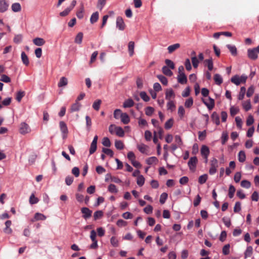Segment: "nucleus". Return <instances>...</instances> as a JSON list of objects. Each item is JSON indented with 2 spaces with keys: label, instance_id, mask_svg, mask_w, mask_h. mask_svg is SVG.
<instances>
[{
  "label": "nucleus",
  "instance_id": "obj_1",
  "mask_svg": "<svg viewBox=\"0 0 259 259\" xmlns=\"http://www.w3.org/2000/svg\"><path fill=\"white\" fill-rule=\"evenodd\" d=\"M247 79V76L245 74H243L240 76L238 75H236L232 77L231 78V81L235 85H239L241 83H245Z\"/></svg>",
  "mask_w": 259,
  "mask_h": 259
},
{
  "label": "nucleus",
  "instance_id": "obj_2",
  "mask_svg": "<svg viewBox=\"0 0 259 259\" xmlns=\"http://www.w3.org/2000/svg\"><path fill=\"white\" fill-rule=\"evenodd\" d=\"M259 53V45L253 49H249L247 50L248 57L252 60H256L257 58V54Z\"/></svg>",
  "mask_w": 259,
  "mask_h": 259
},
{
  "label": "nucleus",
  "instance_id": "obj_3",
  "mask_svg": "<svg viewBox=\"0 0 259 259\" xmlns=\"http://www.w3.org/2000/svg\"><path fill=\"white\" fill-rule=\"evenodd\" d=\"M59 126L62 133V138L63 139H65L67 137L68 133L67 125L64 121H61L59 122Z\"/></svg>",
  "mask_w": 259,
  "mask_h": 259
},
{
  "label": "nucleus",
  "instance_id": "obj_4",
  "mask_svg": "<svg viewBox=\"0 0 259 259\" xmlns=\"http://www.w3.org/2000/svg\"><path fill=\"white\" fill-rule=\"evenodd\" d=\"M31 132L29 125L25 122H22L20 125L19 132L22 135H25Z\"/></svg>",
  "mask_w": 259,
  "mask_h": 259
},
{
  "label": "nucleus",
  "instance_id": "obj_5",
  "mask_svg": "<svg viewBox=\"0 0 259 259\" xmlns=\"http://www.w3.org/2000/svg\"><path fill=\"white\" fill-rule=\"evenodd\" d=\"M137 147L141 153L146 155L149 154V147L147 145L143 143H141L138 144Z\"/></svg>",
  "mask_w": 259,
  "mask_h": 259
},
{
  "label": "nucleus",
  "instance_id": "obj_6",
  "mask_svg": "<svg viewBox=\"0 0 259 259\" xmlns=\"http://www.w3.org/2000/svg\"><path fill=\"white\" fill-rule=\"evenodd\" d=\"M197 162L198 160L196 156L191 157L188 162V165L191 170L195 171Z\"/></svg>",
  "mask_w": 259,
  "mask_h": 259
},
{
  "label": "nucleus",
  "instance_id": "obj_7",
  "mask_svg": "<svg viewBox=\"0 0 259 259\" xmlns=\"http://www.w3.org/2000/svg\"><path fill=\"white\" fill-rule=\"evenodd\" d=\"M98 137L96 135L91 143L90 148V154H93L97 150V144Z\"/></svg>",
  "mask_w": 259,
  "mask_h": 259
},
{
  "label": "nucleus",
  "instance_id": "obj_8",
  "mask_svg": "<svg viewBox=\"0 0 259 259\" xmlns=\"http://www.w3.org/2000/svg\"><path fill=\"white\" fill-rule=\"evenodd\" d=\"M175 93L171 89H167L165 91V99L169 101H172V99L175 98Z\"/></svg>",
  "mask_w": 259,
  "mask_h": 259
},
{
  "label": "nucleus",
  "instance_id": "obj_9",
  "mask_svg": "<svg viewBox=\"0 0 259 259\" xmlns=\"http://www.w3.org/2000/svg\"><path fill=\"white\" fill-rule=\"evenodd\" d=\"M116 27L120 30H123L125 28V24L122 19L120 17H117L116 21Z\"/></svg>",
  "mask_w": 259,
  "mask_h": 259
},
{
  "label": "nucleus",
  "instance_id": "obj_10",
  "mask_svg": "<svg viewBox=\"0 0 259 259\" xmlns=\"http://www.w3.org/2000/svg\"><path fill=\"white\" fill-rule=\"evenodd\" d=\"M9 4L6 0H0V13H4L8 9Z\"/></svg>",
  "mask_w": 259,
  "mask_h": 259
},
{
  "label": "nucleus",
  "instance_id": "obj_11",
  "mask_svg": "<svg viewBox=\"0 0 259 259\" xmlns=\"http://www.w3.org/2000/svg\"><path fill=\"white\" fill-rule=\"evenodd\" d=\"M47 217L44 214L36 212L34 214V218L31 220L32 222H35L37 221H43L46 219Z\"/></svg>",
  "mask_w": 259,
  "mask_h": 259
},
{
  "label": "nucleus",
  "instance_id": "obj_12",
  "mask_svg": "<svg viewBox=\"0 0 259 259\" xmlns=\"http://www.w3.org/2000/svg\"><path fill=\"white\" fill-rule=\"evenodd\" d=\"M200 153L202 157L208 156L210 153L209 148L206 145H202L200 149Z\"/></svg>",
  "mask_w": 259,
  "mask_h": 259
},
{
  "label": "nucleus",
  "instance_id": "obj_13",
  "mask_svg": "<svg viewBox=\"0 0 259 259\" xmlns=\"http://www.w3.org/2000/svg\"><path fill=\"white\" fill-rule=\"evenodd\" d=\"M81 212L83 214L82 217L85 219H88L91 217L92 211L87 207H83L81 208Z\"/></svg>",
  "mask_w": 259,
  "mask_h": 259
},
{
  "label": "nucleus",
  "instance_id": "obj_14",
  "mask_svg": "<svg viewBox=\"0 0 259 259\" xmlns=\"http://www.w3.org/2000/svg\"><path fill=\"white\" fill-rule=\"evenodd\" d=\"M158 159L155 156H152L146 159V163L150 165L156 164L158 163Z\"/></svg>",
  "mask_w": 259,
  "mask_h": 259
},
{
  "label": "nucleus",
  "instance_id": "obj_15",
  "mask_svg": "<svg viewBox=\"0 0 259 259\" xmlns=\"http://www.w3.org/2000/svg\"><path fill=\"white\" fill-rule=\"evenodd\" d=\"M81 106V104L77 102V101H75V102L72 105L70 110L71 112L78 111L80 110Z\"/></svg>",
  "mask_w": 259,
  "mask_h": 259
},
{
  "label": "nucleus",
  "instance_id": "obj_16",
  "mask_svg": "<svg viewBox=\"0 0 259 259\" xmlns=\"http://www.w3.org/2000/svg\"><path fill=\"white\" fill-rule=\"evenodd\" d=\"M212 121L215 123L217 125L220 124V117L216 112H213L211 116Z\"/></svg>",
  "mask_w": 259,
  "mask_h": 259
},
{
  "label": "nucleus",
  "instance_id": "obj_17",
  "mask_svg": "<svg viewBox=\"0 0 259 259\" xmlns=\"http://www.w3.org/2000/svg\"><path fill=\"white\" fill-rule=\"evenodd\" d=\"M121 121L123 124H127L130 121V118L129 116L126 113H123L121 115Z\"/></svg>",
  "mask_w": 259,
  "mask_h": 259
},
{
  "label": "nucleus",
  "instance_id": "obj_18",
  "mask_svg": "<svg viewBox=\"0 0 259 259\" xmlns=\"http://www.w3.org/2000/svg\"><path fill=\"white\" fill-rule=\"evenodd\" d=\"M33 42L37 46H42L46 42L45 40L40 37H36L33 39Z\"/></svg>",
  "mask_w": 259,
  "mask_h": 259
},
{
  "label": "nucleus",
  "instance_id": "obj_19",
  "mask_svg": "<svg viewBox=\"0 0 259 259\" xmlns=\"http://www.w3.org/2000/svg\"><path fill=\"white\" fill-rule=\"evenodd\" d=\"M213 79L215 83L217 85H221L223 81V79L222 76L219 74H215L214 75Z\"/></svg>",
  "mask_w": 259,
  "mask_h": 259
},
{
  "label": "nucleus",
  "instance_id": "obj_20",
  "mask_svg": "<svg viewBox=\"0 0 259 259\" xmlns=\"http://www.w3.org/2000/svg\"><path fill=\"white\" fill-rule=\"evenodd\" d=\"M162 71L164 74L168 76H171L173 74L172 72L170 70V68L167 66H164L162 68Z\"/></svg>",
  "mask_w": 259,
  "mask_h": 259
},
{
  "label": "nucleus",
  "instance_id": "obj_21",
  "mask_svg": "<svg viewBox=\"0 0 259 259\" xmlns=\"http://www.w3.org/2000/svg\"><path fill=\"white\" fill-rule=\"evenodd\" d=\"M177 78L178 82L181 84H185L187 82V79L185 74H178Z\"/></svg>",
  "mask_w": 259,
  "mask_h": 259
},
{
  "label": "nucleus",
  "instance_id": "obj_22",
  "mask_svg": "<svg viewBox=\"0 0 259 259\" xmlns=\"http://www.w3.org/2000/svg\"><path fill=\"white\" fill-rule=\"evenodd\" d=\"M242 105L243 109L246 111L249 110L251 108V103H250V101L249 100H247L246 101H243L242 103Z\"/></svg>",
  "mask_w": 259,
  "mask_h": 259
},
{
  "label": "nucleus",
  "instance_id": "obj_23",
  "mask_svg": "<svg viewBox=\"0 0 259 259\" xmlns=\"http://www.w3.org/2000/svg\"><path fill=\"white\" fill-rule=\"evenodd\" d=\"M209 103L203 101L204 104L207 106L208 109L210 110H211L214 106V102L213 99H211V98H209Z\"/></svg>",
  "mask_w": 259,
  "mask_h": 259
},
{
  "label": "nucleus",
  "instance_id": "obj_24",
  "mask_svg": "<svg viewBox=\"0 0 259 259\" xmlns=\"http://www.w3.org/2000/svg\"><path fill=\"white\" fill-rule=\"evenodd\" d=\"M134 105V102L131 99H128L125 100L123 104V107L124 108H130L133 107Z\"/></svg>",
  "mask_w": 259,
  "mask_h": 259
},
{
  "label": "nucleus",
  "instance_id": "obj_25",
  "mask_svg": "<svg viewBox=\"0 0 259 259\" xmlns=\"http://www.w3.org/2000/svg\"><path fill=\"white\" fill-rule=\"evenodd\" d=\"M252 247L251 246H247L244 252V258H247V257H250L252 255Z\"/></svg>",
  "mask_w": 259,
  "mask_h": 259
},
{
  "label": "nucleus",
  "instance_id": "obj_26",
  "mask_svg": "<svg viewBox=\"0 0 259 259\" xmlns=\"http://www.w3.org/2000/svg\"><path fill=\"white\" fill-rule=\"evenodd\" d=\"M12 10L14 12H18L21 10V6L18 3H15L12 5Z\"/></svg>",
  "mask_w": 259,
  "mask_h": 259
},
{
  "label": "nucleus",
  "instance_id": "obj_27",
  "mask_svg": "<svg viewBox=\"0 0 259 259\" xmlns=\"http://www.w3.org/2000/svg\"><path fill=\"white\" fill-rule=\"evenodd\" d=\"M68 84V79L65 77H62L60 78V80L58 83L59 87H62L66 86Z\"/></svg>",
  "mask_w": 259,
  "mask_h": 259
},
{
  "label": "nucleus",
  "instance_id": "obj_28",
  "mask_svg": "<svg viewBox=\"0 0 259 259\" xmlns=\"http://www.w3.org/2000/svg\"><path fill=\"white\" fill-rule=\"evenodd\" d=\"M226 47L229 50L232 55L236 56L237 55V48L234 45H227Z\"/></svg>",
  "mask_w": 259,
  "mask_h": 259
},
{
  "label": "nucleus",
  "instance_id": "obj_29",
  "mask_svg": "<svg viewBox=\"0 0 259 259\" xmlns=\"http://www.w3.org/2000/svg\"><path fill=\"white\" fill-rule=\"evenodd\" d=\"M204 63L209 71H211L213 69V64L212 59L211 58L205 60L204 61Z\"/></svg>",
  "mask_w": 259,
  "mask_h": 259
},
{
  "label": "nucleus",
  "instance_id": "obj_30",
  "mask_svg": "<svg viewBox=\"0 0 259 259\" xmlns=\"http://www.w3.org/2000/svg\"><path fill=\"white\" fill-rule=\"evenodd\" d=\"M135 44L134 41H130L128 46V50L130 56H132L134 54Z\"/></svg>",
  "mask_w": 259,
  "mask_h": 259
},
{
  "label": "nucleus",
  "instance_id": "obj_31",
  "mask_svg": "<svg viewBox=\"0 0 259 259\" xmlns=\"http://www.w3.org/2000/svg\"><path fill=\"white\" fill-rule=\"evenodd\" d=\"M21 57L23 64H25L26 66H28L29 64V61L26 54L24 52H23L21 53Z\"/></svg>",
  "mask_w": 259,
  "mask_h": 259
},
{
  "label": "nucleus",
  "instance_id": "obj_32",
  "mask_svg": "<svg viewBox=\"0 0 259 259\" xmlns=\"http://www.w3.org/2000/svg\"><path fill=\"white\" fill-rule=\"evenodd\" d=\"M116 135L120 137H123L124 135V132L122 127L117 126L115 130Z\"/></svg>",
  "mask_w": 259,
  "mask_h": 259
},
{
  "label": "nucleus",
  "instance_id": "obj_33",
  "mask_svg": "<svg viewBox=\"0 0 259 259\" xmlns=\"http://www.w3.org/2000/svg\"><path fill=\"white\" fill-rule=\"evenodd\" d=\"M83 38V33L82 32H79L76 35L74 42L77 44H81Z\"/></svg>",
  "mask_w": 259,
  "mask_h": 259
},
{
  "label": "nucleus",
  "instance_id": "obj_34",
  "mask_svg": "<svg viewBox=\"0 0 259 259\" xmlns=\"http://www.w3.org/2000/svg\"><path fill=\"white\" fill-rule=\"evenodd\" d=\"M180 47V45L179 44H175L172 45H170L168 47L167 50L169 53H171L174 52L176 50L179 48Z\"/></svg>",
  "mask_w": 259,
  "mask_h": 259
},
{
  "label": "nucleus",
  "instance_id": "obj_35",
  "mask_svg": "<svg viewBox=\"0 0 259 259\" xmlns=\"http://www.w3.org/2000/svg\"><path fill=\"white\" fill-rule=\"evenodd\" d=\"M166 106L167 110H170L171 112L174 111L176 108V105L173 101H168Z\"/></svg>",
  "mask_w": 259,
  "mask_h": 259
},
{
  "label": "nucleus",
  "instance_id": "obj_36",
  "mask_svg": "<svg viewBox=\"0 0 259 259\" xmlns=\"http://www.w3.org/2000/svg\"><path fill=\"white\" fill-rule=\"evenodd\" d=\"M99 19V13L96 12L92 14L90 18V22L92 24H93L97 21Z\"/></svg>",
  "mask_w": 259,
  "mask_h": 259
},
{
  "label": "nucleus",
  "instance_id": "obj_37",
  "mask_svg": "<svg viewBox=\"0 0 259 259\" xmlns=\"http://www.w3.org/2000/svg\"><path fill=\"white\" fill-rule=\"evenodd\" d=\"M246 160V154L243 151H240L238 153V160L240 162H243Z\"/></svg>",
  "mask_w": 259,
  "mask_h": 259
},
{
  "label": "nucleus",
  "instance_id": "obj_38",
  "mask_svg": "<svg viewBox=\"0 0 259 259\" xmlns=\"http://www.w3.org/2000/svg\"><path fill=\"white\" fill-rule=\"evenodd\" d=\"M246 93V89L245 87H242L240 88L239 94L238 96V99L239 100H242L243 99L245 94Z\"/></svg>",
  "mask_w": 259,
  "mask_h": 259
},
{
  "label": "nucleus",
  "instance_id": "obj_39",
  "mask_svg": "<svg viewBox=\"0 0 259 259\" xmlns=\"http://www.w3.org/2000/svg\"><path fill=\"white\" fill-rule=\"evenodd\" d=\"M110 243L112 246L114 247H118L119 246V241L115 236H112L110 239Z\"/></svg>",
  "mask_w": 259,
  "mask_h": 259
},
{
  "label": "nucleus",
  "instance_id": "obj_40",
  "mask_svg": "<svg viewBox=\"0 0 259 259\" xmlns=\"http://www.w3.org/2000/svg\"><path fill=\"white\" fill-rule=\"evenodd\" d=\"M108 190L112 193H117L118 192V189L116 186L114 184H110L108 187Z\"/></svg>",
  "mask_w": 259,
  "mask_h": 259
},
{
  "label": "nucleus",
  "instance_id": "obj_41",
  "mask_svg": "<svg viewBox=\"0 0 259 259\" xmlns=\"http://www.w3.org/2000/svg\"><path fill=\"white\" fill-rule=\"evenodd\" d=\"M208 179V176L207 174H204L203 175L200 176L198 178V182L200 184H204Z\"/></svg>",
  "mask_w": 259,
  "mask_h": 259
},
{
  "label": "nucleus",
  "instance_id": "obj_42",
  "mask_svg": "<svg viewBox=\"0 0 259 259\" xmlns=\"http://www.w3.org/2000/svg\"><path fill=\"white\" fill-rule=\"evenodd\" d=\"M145 183V178L142 175H139L137 177V183L139 186H142Z\"/></svg>",
  "mask_w": 259,
  "mask_h": 259
},
{
  "label": "nucleus",
  "instance_id": "obj_43",
  "mask_svg": "<svg viewBox=\"0 0 259 259\" xmlns=\"http://www.w3.org/2000/svg\"><path fill=\"white\" fill-rule=\"evenodd\" d=\"M157 77L163 84L165 85H166L167 84V79L164 76L162 75H157Z\"/></svg>",
  "mask_w": 259,
  "mask_h": 259
},
{
  "label": "nucleus",
  "instance_id": "obj_44",
  "mask_svg": "<svg viewBox=\"0 0 259 259\" xmlns=\"http://www.w3.org/2000/svg\"><path fill=\"white\" fill-rule=\"evenodd\" d=\"M24 95L25 92L24 91H19L17 93L16 99L18 102H20Z\"/></svg>",
  "mask_w": 259,
  "mask_h": 259
},
{
  "label": "nucleus",
  "instance_id": "obj_45",
  "mask_svg": "<svg viewBox=\"0 0 259 259\" xmlns=\"http://www.w3.org/2000/svg\"><path fill=\"white\" fill-rule=\"evenodd\" d=\"M210 166L218 168L219 167L218 160L215 158H212L210 161Z\"/></svg>",
  "mask_w": 259,
  "mask_h": 259
},
{
  "label": "nucleus",
  "instance_id": "obj_46",
  "mask_svg": "<svg viewBox=\"0 0 259 259\" xmlns=\"http://www.w3.org/2000/svg\"><path fill=\"white\" fill-rule=\"evenodd\" d=\"M85 120H86V126L87 130L88 132H89L91 130V125H92V120L91 118L87 115L85 116Z\"/></svg>",
  "mask_w": 259,
  "mask_h": 259
},
{
  "label": "nucleus",
  "instance_id": "obj_47",
  "mask_svg": "<svg viewBox=\"0 0 259 259\" xmlns=\"http://www.w3.org/2000/svg\"><path fill=\"white\" fill-rule=\"evenodd\" d=\"M115 146L119 150H121L124 148L123 142L120 140H116L115 141Z\"/></svg>",
  "mask_w": 259,
  "mask_h": 259
},
{
  "label": "nucleus",
  "instance_id": "obj_48",
  "mask_svg": "<svg viewBox=\"0 0 259 259\" xmlns=\"http://www.w3.org/2000/svg\"><path fill=\"white\" fill-rule=\"evenodd\" d=\"M102 103V101L101 100H97L96 101L94 102V103L93 104V108L97 110L98 111L100 109L101 104Z\"/></svg>",
  "mask_w": 259,
  "mask_h": 259
},
{
  "label": "nucleus",
  "instance_id": "obj_49",
  "mask_svg": "<svg viewBox=\"0 0 259 259\" xmlns=\"http://www.w3.org/2000/svg\"><path fill=\"white\" fill-rule=\"evenodd\" d=\"M241 186L243 188L248 189L251 186V183L248 180H243L241 182Z\"/></svg>",
  "mask_w": 259,
  "mask_h": 259
},
{
  "label": "nucleus",
  "instance_id": "obj_50",
  "mask_svg": "<svg viewBox=\"0 0 259 259\" xmlns=\"http://www.w3.org/2000/svg\"><path fill=\"white\" fill-rule=\"evenodd\" d=\"M239 111V109L238 107L231 106L230 107V114L231 116H234L237 114Z\"/></svg>",
  "mask_w": 259,
  "mask_h": 259
},
{
  "label": "nucleus",
  "instance_id": "obj_51",
  "mask_svg": "<svg viewBox=\"0 0 259 259\" xmlns=\"http://www.w3.org/2000/svg\"><path fill=\"white\" fill-rule=\"evenodd\" d=\"M235 188L232 185H230L229 189V197L230 198H232L234 196V193L235 192Z\"/></svg>",
  "mask_w": 259,
  "mask_h": 259
},
{
  "label": "nucleus",
  "instance_id": "obj_52",
  "mask_svg": "<svg viewBox=\"0 0 259 259\" xmlns=\"http://www.w3.org/2000/svg\"><path fill=\"white\" fill-rule=\"evenodd\" d=\"M174 121L172 118L168 120L165 123L164 125V127L166 130L170 129L173 125Z\"/></svg>",
  "mask_w": 259,
  "mask_h": 259
},
{
  "label": "nucleus",
  "instance_id": "obj_53",
  "mask_svg": "<svg viewBox=\"0 0 259 259\" xmlns=\"http://www.w3.org/2000/svg\"><path fill=\"white\" fill-rule=\"evenodd\" d=\"M191 60L193 67L195 68H197L199 63V61L198 58L196 56H193L191 58Z\"/></svg>",
  "mask_w": 259,
  "mask_h": 259
},
{
  "label": "nucleus",
  "instance_id": "obj_54",
  "mask_svg": "<svg viewBox=\"0 0 259 259\" xmlns=\"http://www.w3.org/2000/svg\"><path fill=\"white\" fill-rule=\"evenodd\" d=\"M38 202V199L35 197L34 194H32L29 198V203L31 204H34Z\"/></svg>",
  "mask_w": 259,
  "mask_h": 259
},
{
  "label": "nucleus",
  "instance_id": "obj_55",
  "mask_svg": "<svg viewBox=\"0 0 259 259\" xmlns=\"http://www.w3.org/2000/svg\"><path fill=\"white\" fill-rule=\"evenodd\" d=\"M140 96L141 98L145 102H148L150 100L149 97L147 95L145 92H141L140 93Z\"/></svg>",
  "mask_w": 259,
  "mask_h": 259
},
{
  "label": "nucleus",
  "instance_id": "obj_56",
  "mask_svg": "<svg viewBox=\"0 0 259 259\" xmlns=\"http://www.w3.org/2000/svg\"><path fill=\"white\" fill-rule=\"evenodd\" d=\"M185 113V111L184 107L182 106H180L179 107L178 114L181 118H182Z\"/></svg>",
  "mask_w": 259,
  "mask_h": 259
},
{
  "label": "nucleus",
  "instance_id": "obj_57",
  "mask_svg": "<svg viewBox=\"0 0 259 259\" xmlns=\"http://www.w3.org/2000/svg\"><path fill=\"white\" fill-rule=\"evenodd\" d=\"M193 104V100L192 98L187 99L185 102V106L186 108L191 107Z\"/></svg>",
  "mask_w": 259,
  "mask_h": 259
},
{
  "label": "nucleus",
  "instance_id": "obj_58",
  "mask_svg": "<svg viewBox=\"0 0 259 259\" xmlns=\"http://www.w3.org/2000/svg\"><path fill=\"white\" fill-rule=\"evenodd\" d=\"M165 62L168 68H170L171 69H174L175 68V64L171 60L169 59H166L165 60Z\"/></svg>",
  "mask_w": 259,
  "mask_h": 259
},
{
  "label": "nucleus",
  "instance_id": "obj_59",
  "mask_svg": "<svg viewBox=\"0 0 259 259\" xmlns=\"http://www.w3.org/2000/svg\"><path fill=\"white\" fill-rule=\"evenodd\" d=\"M106 3V0H98L97 7L100 10H102Z\"/></svg>",
  "mask_w": 259,
  "mask_h": 259
},
{
  "label": "nucleus",
  "instance_id": "obj_60",
  "mask_svg": "<svg viewBox=\"0 0 259 259\" xmlns=\"http://www.w3.org/2000/svg\"><path fill=\"white\" fill-rule=\"evenodd\" d=\"M230 244H227L225 245L223 248V253L224 255H228L230 253Z\"/></svg>",
  "mask_w": 259,
  "mask_h": 259
},
{
  "label": "nucleus",
  "instance_id": "obj_61",
  "mask_svg": "<svg viewBox=\"0 0 259 259\" xmlns=\"http://www.w3.org/2000/svg\"><path fill=\"white\" fill-rule=\"evenodd\" d=\"M102 144L106 147H110L111 146V142L109 139L107 137H104L102 140Z\"/></svg>",
  "mask_w": 259,
  "mask_h": 259
},
{
  "label": "nucleus",
  "instance_id": "obj_62",
  "mask_svg": "<svg viewBox=\"0 0 259 259\" xmlns=\"http://www.w3.org/2000/svg\"><path fill=\"white\" fill-rule=\"evenodd\" d=\"M206 136V131H203L202 132H198V139L200 141H203L205 139V137Z\"/></svg>",
  "mask_w": 259,
  "mask_h": 259
},
{
  "label": "nucleus",
  "instance_id": "obj_63",
  "mask_svg": "<svg viewBox=\"0 0 259 259\" xmlns=\"http://www.w3.org/2000/svg\"><path fill=\"white\" fill-rule=\"evenodd\" d=\"M235 121L236 123L237 126L239 128L241 129L242 128V120L241 118L239 116H237L235 117Z\"/></svg>",
  "mask_w": 259,
  "mask_h": 259
},
{
  "label": "nucleus",
  "instance_id": "obj_64",
  "mask_svg": "<svg viewBox=\"0 0 259 259\" xmlns=\"http://www.w3.org/2000/svg\"><path fill=\"white\" fill-rule=\"evenodd\" d=\"M123 113L121 112V111L120 109H115L114 111L113 115L115 119H118L119 117H121V115Z\"/></svg>",
  "mask_w": 259,
  "mask_h": 259
}]
</instances>
